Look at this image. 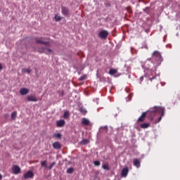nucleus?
<instances>
[{
    "mask_svg": "<svg viewBox=\"0 0 180 180\" xmlns=\"http://www.w3.org/2000/svg\"><path fill=\"white\" fill-rule=\"evenodd\" d=\"M165 112V108L162 107H157L155 106L153 108H150L149 110L146 112H143L137 120V122H144L146 120V117L149 116L150 119H154L155 116H160L158 122H161L162 119V116H164Z\"/></svg>",
    "mask_w": 180,
    "mask_h": 180,
    "instance_id": "f257e3e1",
    "label": "nucleus"
},
{
    "mask_svg": "<svg viewBox=\"0 0 180 180\" xmlns=\"http://www.w3.org/2000/svg\"><path fill=\"white\" fill-rule=\"evenodd\" d=\"M152 57L153 60H155V61H158V63H161L162 61V57L158 51H155L152 55Z\"/></svg>",
    "mask_w": 180,
    "mask_h": 180,
    "instance_id": "f03ea898",
    "label": "nucleus"
},
{
    "mask_svg": "<svg viewBox=\"0 0 180 180\" xmlns=\"http://www.w3.org/2000/svg\"><path fill=\"white\" fill-rule=\"evenodd\" d=\"M44 38L40 37V38H35V41L37 43V44H44V46H50V42L49 41H43Z\"/></svg>",
    "mask_w": 180,
    "mask_h": 180,
    "instance_id": "7ed1b4c3",
    "label": "nucleus"
},
{
    "mask_svg": "<svg viewBox=\"0 0 180 180\" xmlns=\"http://www.w3.org/2000/svg\"><path fill=\"white\" fill-rule=\"evenodd\" d=\"M39 53H44V54H50V53H53V50L47 48V47H41L38 49Z\"/></svg>",
    "mask_w": 180,
    "mask_h": 180,
    "instance_id": "20e7f679",
    "label": "nucleus"
},
{
    "mask_svg": "<svg viewBox=\"0 0 180 180\" xmlns=\"http://www.w3.org/2000/svg\"><path fill=\"white\" fill-rule=\"evenodd\" d=\"M109 35V32L107 30H102L98 33V37L100 39H106Z\"/></svg>",
    "mask_w": 180,
    "mask_h": 180,
    "instance_id": "39448f33",
    "label": "nucleus"
},
{
    "mask_svg": "<svg viewBox=\"0 0 180 180\" xmlns=\"http://www.w3.org/2000/svg\"><path fill=\"white\" fill-rule=\"evenodd\" d=\"M129 175V167H125L121 171V176L122 178H126Z\"/></svg>",
    "mask_w": 180,
    "mask_h": 180,
    "instance_id": "423d86ee",
    "label": "nucleus"
},
{
    "mask_svg": "<svg viewBox=\"0 0 180 180\" xmlns=\"http://www.w3.org/2000/svg\"><path fill=\"white\" fill-rule=\"evenodd\" d=\"M61 13L63 15V16H68V15H70V10L68 8L62 6Z\"/></svg>",
    "mask_w": 180,
    "mask_h": 180,
    "instance_id": "0eeeda50",
    "label": "nucleus"
},
{
    "mask_svg": "<svg viewBox=\"0 0 180 180\" xmlns=\"http://www.w3.org/2000/svg\"><path fill=\"white\" fill-rule=\"evenodd\" d=\"M12 171L15 175H18V174L20 173V167L18 165H13L12 167Z\"/></svg>",
    "mask_w": 180,
    "mask_h": 180,
    "instance_id": "6e6552de",
    "label": "nucleus"
},
{
    "mask_svg": "<svg viewBox=\"0 0 180 180\" xmlns=\"http://www.w3.org/2000/svg\"><path fill=\"white\" fill-rule=\"evenodd\" d=\"M34 174L32 171H28L26 174H24L25 179H29V178H33Z\"/></svg>",
    "mask_w": 180,
    "mask_h": 180,
    "instance_id": "1a4fd4ad",
    "label": "nucleus"
},
{
    "mask_svg": "<svg viewBox=\"0 0 180 180\" xmlns=\"http://www.w3.org/2000/svg\"><path fill=\"white\" fill-rule=\"evenodd\" d=\"M57 127H64L65 126V121L64 120H60L56 122Z\"/></svg>",
    "mask_w": 180,
    "mask_h": 180,
    "instance_id": "9d476101",
    "label": "nucleus"
},
{
    "mask_svg": "<svg viewBox=\"0 0 180 180\" xmlns=\"http://www.w3.org/2000/svg\"><path fill=\"white\" fill-rule=\"evenodd\" d=\"M28 102H37V98L33 95H30L27 96Z\"/></svg>",
    "mask_w": 180,
    "mask_h": 180,
    "instance_id": "9b49d317",
    "label": "nucleus"
},
{
    "mask_svg": "<svg viewBox=\"0 0 180 180\" xmlns=\"http://www.w3.org/2000/svg\"><path fill=\"white\" fill-rule=\"evenodd\" d=\"M82 123L84 126H89V124H91V121H89V120H88L86 118H82Z\"/></svg>",
    "mask_w": 180,
    "mask_h": 180,
    "instance_id": "f8f14e48",
    "label": "nucleus"
},
{
    "mask_svg": "<svg viewBox=\"0 0 180 180\" xmlns=\"http://www.w3.org/2000/svg\"><path fill=\"white\" fill-rule=\"evenodd\" d=\"M20 95H27L29 94V89L26 88L20 89Z\"/></svg>",
    "mask_w": 180,
    "mask_h": 180,
    "instance_id": "ddd939ff",
    "label": "nucleus"
},
{
    "mask_svg": "<svg viewBox=\"0 0 180 180\" xmlns=\"http://www.w3.org/2000/svg\"><path fill=\"white\" fill-rule=\"evenodd\" d=\"M53 148H56V150H60L61 148V144L59 143V142H55L53 143Z\"/></svg>",
    "mask_w": 180,
    "mask_h": 180,
    "instance_id": "4468645a",
    "label": "nucleus"
},
{
    "mask_svg": "<svg viewBox=\"0 0 180 180\" xmlns=\"http://www.w3.org/2000/svg\"><path fill=\"white\" fill-rule=\"evenodd\" d=\"M134 165L135 167H136V168H140L141 167V162H140V160H139V159H135L134 160Z\"/></svg>",
    "mask_w": 180,
    "mask_h": 180,
    "instance_id": "2eb2a0df",
    "label": "nucleus"
},
{
    "mask_svg": "<svg viewBox=\"0 0 180 180\" xmlns=\"http://www.w3.org/2000/svg\"><path fill=\"white\" fill-rule=\"evenodd\" d=\"M117 73V70L116 69H110L108 74H110V75H115V74Z\"/></svg>",
    "mask_w": 180,
    "mask_h": 180,
    "instance_id": "dca6fc26",
    "label": "nucleus"
},
{
    "mask_svg": "<svg viewBox=\"0 0 180 180\" xmlns=\"http://www.w3.org/2000/svg\"><path fill=\"white\" fill-rule=\"evenodd\" d=\"M88 143H89V140H88V139H83L80 142V144H82V146H85V145L88 144Z\"/></svg>",
    "mask_w": 180,
    "mask_h": 180,
    "instance_id": "f3484780",
    "label": "nucleus"
},
{
    "mask_svg": "<svg viewBox=\"0 0 180 180\" xmlns=\"http://www.w3.org/2000/svg\"><path fill=\"white\" fill-rule=\"evenodd\" d=\"M22 72H27V74H30L32 72V69L24 68V69H22Z\"/></svg>",
    "mask_w": 180,
    "mask_h": 180,
    "instance_id": "a211bd4d",
    "label": "nucleus"
},
{
    "mask_svg": "<svg viewBox=\"0 0 180 180\" xmlns=\"http://www.w3.org/2000/svg\"><path fill=\"white\" fill-rule=\"evenodd\" d=\"M99 130L100 131H108V126L101 127Z\"/></svg>",
    "mask_w": 180,
    "mask_h": 180,
    "instance_id": "6ab92c4d",
    "label": "nucleus"
},
{
    "mask_svg": "<svg viewBox=\"0 0 180 180\" xmlns=\"http://www.w3.org/2000/svg\"><path fill=\"white\" fill-rule=\"evenodd\" d=\"M150 126V124L148 123H143L141 124V129H147Z\"/></svg>",
    "mask_w": 180,
    "mask_h": 180,
    "instance_id": "aec40b11",
    "label": "nucleus"
},
{
    "mask_svg": "<svg viewBox=\"0 0 180 180\" xmlns=\"http://www.w3.org/2000/svg\"><path fill=\"white\" fill-rule=\"evenodd\" d=\"M17 115H18V112H16V111H14L13 112H12L11 119H13V120H15L16 119Z\"/></svg>",
    "mask_w": 180,
    "mask_h": 180,
    "instance_id": "412c9836",
    "label": "nucleus"
},
{
    "mask_svg": "<svg viewBox=\"0 0 180 180\" xmlns=\"http://www.w3.org/2000/svg\"><path fill=\"white\" fill-rule=\"evenodd\" d=\"M68 116H70V112L68 111H65L63 114V118L68 119Z\"/></svg>",
    "mask_w": 180,
    "mask_h": 180,
    "instance_id": "4be33fe9",
    "label": "nucleus"
},
{
    "mask_svg": "<svg viewBox=\"0 0 180 180\" xmlns=\"http://www.w3.org/2000/svg\"><path fill=\"white\" fill-rule=\"evenodd\" d=\"M73 172H74V168L73 167H70V168L67 169V174H72Z\"/></svg>",
    "mask_w": 180,
    "mask_h": 180,
    "instance_id": "5701e85b",
    "label": "nucleus"
},
{
    "mask_svg": "<svg viewBox=\"0 0 180 180\" xmlns=\"http://www.w3.org/2000/svg\"><path fill=\"white\" fill-rule=\"evenodd\" d=\"M61 16L58 15H55V20L56 22H60V20H61Z\"/></svg>",
    "mask_w": 180,
    "mask_h": 180,
    "instance_id": "b1692460",
    "label": "nucleus"
},
{
    "mask_svg": "<svg viewBox=\"0 0 180 180\" xmlns=\"http://www.w3.org/2000/svg\"><path fill=\"white\" fill-rule=\"evenodd\" d=\"M103 169H106L107 171H109V169H110L109 168V165H108V164H104V165H103Z\"/></svg>",
    "mask_w": 180,
    "mask_h": 180,
    "instance_id": "393cba45",
    "label": "nucleus"
},
{
    "mask_svg": "<svg viewBox=\"0 0 180 180\" xmlns=\"http://www.w3.org/2000/svg\"><path fill=\"white\" fill-rule=\"evenodd\" d=\"M79 112H81V113H83L84 115H85V113H86V109H85L84 108H80Z\"/></svg>",
    "mask_w": 180,
    "mask_h": 180,
    "instance_id": "a878e982",
    "label": "nucleus"
},
{
    "mask_svg": "<svg viewBox=\"0 0 180 180\" xmlns=\"http://www.w3.org/2000/svg\"><path fill=\"white\" fill-rule=\"evenodd\" d=\"M41 167H44V168H47V162L46 161L41 162Z\"/></svg>",
    "mask_w": 180,
    "mask_h": 180,
    "instance_id": "bb28decb",
    "label": "nucleus"
},
{
    "mask_svg": "<svg viewBox=\"0 0 180 180\" xmlns=\"http://www.w3.org/2000/svg\"><path fill=\"white\" fill-rule=\"evenodd\" d=\"M149 79L150 82H153V81H154V79H157V75L153 76L151 77V76H149Z\"/></svg>",
    "mask_w": 180,
    "mask_h": 180,
    "instance_id": "cd10ccee",
    "label": "nucleus"
},
{
    "mask_svg": "<svg viewBox=\"0 0 180 180\" xmlns=\"http://www.w3.org/2000/svg\"><path fill=\"white\" fill-rule=\"evenodd\" d=\"M94 165L95 167H99V165H101V162H99V160L94 161Z\"/></svg>",
    "mask_w": 180,
    "mask_h": 180,
    "instance_id": "c85d7f7f",
    "label": "nucleus"
},
{
    "mask_svg": "<svg viewBox=\"0 0 180 180\" xmlns=\"http://www.w3.org/2000/svg\"><path fill=\"white\" fill-rule=\"evenodd\" d=\"M54 165H56V162H52L51 165L47 167L48 169H51L54 167Z\"/></svg>",
    "mask_w": 180,
    "mask_h": 180,
    "instance_id": "c756f323",
    "label": "nucleus"
},
{
    "mask_svg": "<svg viewBox=\"0 0 180 180\" xmlns=\"http://www.w3.org/2000/svg\"><path fill=\"white\" fill-rule=\"evenodd\" d=\"M61 134L58 133V134H54V137H56L57 139H60L61 138Z\"/></svg>",
    "mask_w": 180,
    "mask_h": 180,
    "instance_id": "7c9ffc66",
    "label": "nucleus"
},
{
    "mask_svg": "<svg viewBox=\"0 0 180 180\" xmlns=\"http://www.w3.org/2000/svg\"><path fill=\"white\" fill-rule=\"evenodd\" d=\"M86 78V75L82 76L79 78V81H84Z\"/></svg>",
    "mask_w": 180,
    "mask_h": 180,
    "instance_id": "2f4dec72",
    "label": "nucleus"
},
{
    "mask_svg": "<svg viewBox=\"0 0 180 180\" xmlns=\"http://www.w3.org/2000/svg\"><path fill=\"white\" fill-rule=\"evenodd\" d=\"M147 9H150V8L146 7V8L143 9V12H146V11H147Z\"/></svg>",
    "mask_w": 180,
    "mask_h": 180,
    "instance_id": "473e14b6",
    "label": "nucleus"
},
{
    "mask_svg": "<svg viewBox=\"0 0 180 180\" xmlns=\"http://www.w3.org/2000/svg\"><path fill=\"white\" fill-rule=\"evenodd\" d=\"M143 79H144V77H143V76L141 77H140V81H141V82L143 81Z\"/></svg>",
    "mask_w": 180,
    "mask_h": 180,
    "instance_id": "72a5a7b5",
    "label": "nucleus"
},
{
    "mask_svg": "<svg viewBox=\"0 0 180 180\" xmlns=\"http://www.w3.org/2000/svg\"><path fill=\"white\" fill-rule=\"evenodd\" d=\"M150 64H151V67H154V63L151 62Z\"/></svg>",
    "mask_w": 180,
    "mask_h": 180,
    "instance_id": "f704fd0d",
    "label": "nucleus"
},
{
    "mask_svg": "<svg viewBox=\"0 0 180 180\" xmlns=\"http://www.w3.org/2000/svg\"><path fill=\"white\" fill-rule=\"evenodd\" d=\"M3 67L2 65L0 63V70H2Z\"/></svg>",
    "mask_w": 180,
    "mask_h": 180,
    "instance_id": "c9c22d12",
    "label": "nucleus"
},
{
    "mask_svg": "<svg viewBox=\"0 0 180 180\" xmlns=\"http://www.w3.org/2000/svg\"><path fill=\"white\" fill-rule=\"evenodd\" d=\"M0 180H2V174H0Z\"/></svg>",
    "mask_w": 180,
    "mask_h": 180,
    "instance_id": "e433bc0d",
    "label": "nucleus"
},
{
    "mask_svg": "<svg viewBox=\"0 0 180 180\" xmlns=\"http://www.w3.org/2000/svg\"><path fill=\"white\" fill-rule=\"evenodd\" d=\"M149 61H150V60H148L146 61V63H148Z\"/></svg>",
    "mask_w": 180,
    "mask_h": 180,
    "instance_id": "4c0bfd02",
    "label": "nucleus"
},
{
    "mask_svg": "<svg viewBox=\"0 0 180 180\" xmlns=\"http://www.w3.org/2000/svg\"><path fill=\"white\" fill-rule=\"evenodd\" d=\"M69 164H72V163H71V162H69Z\"/></svg>",
    "mask_w": 180,
    "mask_h": 180,
    "instance_id": "58836bf2",
    "label": "nucleus"
},
{
    "mask_svg": "<svg viewBox=\"0 0 180 180\" xmlns=\"http://www.w3.org/2000/svg\"><path fill=\"white\" fill-rule=\"evenodd\" d=\"M0 12H1V8H0Z\"/></svg>",
    "mask_w": 180,
    "mask_h": 180,
    "instance_id": "ea45409f",
    "label": "nucleus"
}]
</instances>
